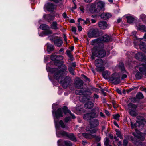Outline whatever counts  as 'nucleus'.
Segmentation results:
<instances>
[{
  "mask_svg": "<svg viewBox=\"0 0 146 146\" xmlns=\"http://www.w3.org/2000/svg\"><path fill=\"white\" fill-rule=\"evenodd\" d=\"M56 62L54 63L58 68H50L49 70L53 73L54 78L58 80V81L62 84L63 87L66 88L71 82V79L69 77L65 78L63 77V72L67 70V68L66 66L61 62L60 60L63 59V57L61 56H56Z\"/></svg>",
  "mask_w": 146,
  "mask_h": 146,
  "instance_id": "nucleus-1",
  "label": "nucleus"
},
{
  "mask_svg": "<svg viewBox=\"0 0 146 146\" xmlns=\"http://www.w3.org/2000/svg\"><path fill=\"white\" fill-rule=\"evenodd\" d=\"M105 3L100 0H96L92 4L90 9V11L92 13H96L101 11H104Z\"/></svg>",
  "mask_w": 146,
  "mask_h": 146,
  "instance_id": "nucleus-2",
  "label": "nucleus"
},
{
  "mask_svg": "<svg viewBox=\"0 0 146 146\" xmlns=\"http://www.w3.org/2000/svg\"><path fill=\"white\" fill-rule=\"evenodd\" d=\"M92 55L91 58L93 60L95 57L102 58L104 57L106 54L105 50L102 48L95 47L92 50Z\"/></svg>",
  "mask_w": 146,
  "mask_h": 146,
  "instance_id": "nucleus-3",
  "label": "nucleus"
},
{
  "mask_svg": "<svg viewBox=\"0 0 146 146\" xmlns=\"http://www.w3.org/2000/svg\"><path fill=\"white\" fill-rule=\"evenodd\" d=\"M110 39L111 37L107 35H106L101 37L92 40L91 42V44L93 45H96L102 42H108L110 41Z\"/></svg>",
  "mask_w": 146,
  "mask_h": 146,
  "instance_id": "nucleus-4",
  "label": "nucleus"
},
{
  "mask_svg": "<svg viewBox=\"0 0 146 146\" xmlns=\"http://www.w3.org/2000/svg\"><path fill=\"white\" fill-rule=\"evenodd\" d=\"M139 70L140 72H137L135 77L137 79L141 78L142 75H144L146 76V65L144 64H142L139 68Z\"/></svg>",
  "mask_w": 146,
  "mask_h": 146,
  "instance_id": "nucleus-5",
  "label": "nucleus"
},
{
  "mask_svg": "<svg viewBox=\"0 0 146 146\" xmlns=\"http://www.w3.org/2000/svg\"><path fill=\"white\" fill-rule=\"evenodd\" d=\"M94 63L96 67V69L98 71H101L104 70V66L105 63L102 59L99 58L96 59Z\"/></svg>",
  "mask_w": 146,
  "mask_h": 146,
  "instance_id": "nucleus-6",
  "label": "nucleus"
},
{
  "mask_svg": "<svg viewBox=\"0 0 146 146\" xmlns=\"http://www.w3.org/2000/svg\"><path fill=\"white\" fill-rule=\"evenodd\" d=\"M76 95L86 96L90 95L92 94L90 90H88L85 88H83L80 90H78L75 91Z\"/></svg>",
  "mask_w": 146,
  "mask_h": 146,
  "instance_id": "nucleus-7",
  "label": "nucleus"
},
{
  "mask_svg": "<svg viewBox=\"0 0 146 146\" xmlns=\"http://www.w3.org/2000/svg\"><path fill=\"white\" fill-rule=\"evenodd\" d=\"M110 80L112 82L115 84H117L120 82L119 76L117 74H114L110 78Z\"/></svg>",
  "mask_w": 146,
  "mask_h": 146,
  "instance_id": "nucleus-8",
  "label": "nucleus"
},
{
  "mask_svg": "<svg viewBox=\"0 0 146 146\" xmlns=\"http://www.w3.org/2000/svg\"><path fill=\"white\" fill-rule=\"evenodd\" d=\"M40 28L44 30L43 31L44 34H50L52 33V31L50 30V28L46 24H44L41 25L40 26Z\"/></svg>",
  "mask_w": 146,
  "mask_h": 146,
  "instance_id": "nucleus-9",
  "label": "nucleus"
},
{
  "mask_svg": "<svg viewBox=\"0 0 146 146\" xmlns=\"http://www.w3.org/2000/svg\"><path fill=\"white\" fill-rule=\"evenodd\" d=\"M135 132L133 133V135L138 139L142 141H144L145 139L144 137V135L143 133H141L136 129H135Z\"/></svg>",
  "mask_w": 146,
  "mask_h": 146,
  "instance_id": "nucleus-10",
  "label": "nucleus"
},
{
  "mask_svg": "<svg viewBox=\"0 0 146 146\" xmlns=\"http://www.w3.org/2000/svg\"><path fill=\"white\" fill-rule=\"evenodd\" d=\"M60 134L63 136L68 137L70 140L73 141H76V138L72 133H69L65 131H61L60 132Z\"/></svg>",
  "mask_w": 146,
  "mask_h": 146,
  "instance_id": "nucleus-11",
  "label": "nucleus"
},
{
  "mask_svg": "<svg viewBox=\"0 0 146 146\" xmlns=\"http://www.w3.org/2000/svg\"><path fill=\"white\" fill-rule=\"evenodd\" d=\"M97 116L96 113H91L86 114L83 116V118L85 120H90L92 118H95Z\"/></svg>",
  "mask_w": 146,
  "mask_h": 146,
  "instance_id": "nucleus-12",
  "label": "nucleus"
},
{
  "mask_svg": "<svg viewBox=\"0 0 146 146\" xmlns=\"http://www.w3.org/2000/svg\"><path fill=\"white\" fill-rule=\"evenodd\" d=\"M89 37H95L99 36V32L97 29H94L90 31L88 34Z\"/></svg>",
  "mask_w": 146,
  "mask_h": 146,
  "instance_id": "nucleus-13",
  "label": "nucleus"
},
{
  "mask_svg": "<svg viewBox=\"0 0 146 146\" xmlns=\"http://www.w3.org/2000/svg\"><path fill=\"white\" fill-rule=\"evenodd\" d=\"M140 118V120H137L136 122L134 124L132 122H131V125L132 128H136L137 127H139L143 123V118L141 117Z\"/></svg>",
  "mask_w": 146,
  "mask_h": 146,
  "instance_id": "nucleus-14",
  "label": "nucleus"
},
{
  "mask_svg": "<svg viewBox=\"0 0 146 146\" xmlns=\"http://www.w3.org/2000/svg\"><path fill=\"white\" fill-rule=\"evenodd\" d=\"M139 46L141 50L146 52V40L143 39H141Z\"/></svg>",
  "mask_w": 146,
  "mask_h": 146,
  "instance_id": "nucleus-15",
  "label": "nucleus"
},
{
  "mask_svg": "<svg viewBox=\"0 0 146 146\" xmlns=\"http://www.w3.org/2000/svg\"><path fill=\"white\" fill-rule=\"evenodd\" d=\"M44 8L46 9L48 11L52 12L54 9V5L52 3H48L45 5Z\"/></svg>",
  "mask_w": 146,
  "mask_h": 146,
  "instance_id": "nucleus-16",
  "label": "nucleus"
},
{
  "mask_svg": "<svg viewBox=\"0 0 146 146\" xmlns=\"http://www.w3.org/2000/svg\"><path fill=\"white\" fill-rule=\"evenodd\" d=\"M135 57L136 59L139 61H143L145 60V57L141 52H138L136 54Z\"/></svg>",
  "mask_w": 146,
  "mask_h": 146,
  "instance_id": "nucleus-17",
  "label": "nucleus"
},
{
  "mask_svg": "<svg viewBox=\"0 0 146 146\" xmlns=\"http://www.w3.org/2000/svg\"><path fill=\"white\" fill-rule=\"evenodd\" d=\"M62 114L61 108H59L55 112V117L56 119H58L60 117H63Z\"/></svg>",
  "mask_w": 146,
  "mask_h": 146,
  "instance_id": "nucleus-18",
  "label": "nucleus"
},
{
  "mask_svg": "<svg viewBox=\"0 0 146 146\" xmlns=\"http://www.w3.org/2000/svg\"><path fill=\"white\" fill-rule=\"evenodd\" d=\"M137 107V106L134 104L132 103H129L126 107V110H129V111L131 110H136Z\"/></svg>",
  "mask_w": 146,
  "mask_h": 146,
  "instance_id": "nucleus-19",
  "label": "nucleus"
},
{
  "mask_svg": "<svg viewBox=\"0 0 146 146\" xmlns=\"http://www.w3.org/2000/svg\"><path fill=\"white\" fill-rule=\"evenodd\" d=\"M75 84L76 87L78 88H79L83 86V82L81 79H78L76 80Z\"/></svg>",
  "mask_w": 146,
  "mask_h": 146,
  "instance_id": "nucleus-20",
  "label": "nucleus"
},
{
  "mask_svg": "<svg viewBox=\"0 0 146 146\" xmlns=\"http://www.w3.org/2000/svg\"><path fill=\"white\" fill-rule=\"evenodd\" d=\"M99 27L102 29H106L107 26V23L104 21H101L98 23Z\"/></svg>",
  "mask_w": 146,
  "mask_h": 146,
  "instance_id": "nucleus-21",
  "label": "nucleus"
},
{
  "mask_svg": "<svg viewBox=\"0 0 146 146\" xmlns=\"http://www.w3.org/2000/svg\"><path fill=\"white\" fill-rule=\"evenodd\" d=\"M54 44L58 47L61 46L63 43V41L60 38L55 40L54 41Z\"/></svg>",
  "mask_w": 146,
  "mask_h": 146,
  "instance_id": "nucleus-22",
  "label": "nucleus"
},
{
  "mask_svg": "<svg viewBox=\"0 0 146 146\" xmlns=\"http://www.w3.org/2000/svg\"><path fill=\"white\" fill-rule=\"evenodd\" d=\"M100 16L102 19L106 20L110 17H111V15L109 13H104L101 14Z\"/></svg>",
  "mask_w": 146,
  "mask_h": 146,
  "instance_id": "nucleus-23",
  "label": "nucleus"
},
{
  "mask_svg": "<svg viewBox=\"0 0 146 146\" xmlns=\"http://www.w3.org/2000/svg\"><path fill=\"white\" fill-rule=\"evenodd\" d=\"M99 124V122L98 120L94 119L92 122H90V123L89 126L90 127H94L98 126Z\"/></svg>",
  "mask_w": 146,
  "mask_h": 146,
  "instance_id": "nucleus-24",
  "label": "nucleus"
},
{
  "mask_svg": "<svg viewBox=\"0 0 146 146\" xmlns=\"http://www.w3.org/2000/svg\"><path fill=\"white\" fill-rule=\"evenodd\" d=\"M63 111L65 114H66L67 113H68L72 116L73 119L75 118L74 115L71 113V111L70 110H68L66 106H64L63 107Z\"/></svg>",
  "mask_w": 146,
  "mask_h": 146,
  "instance_id": "nucleus-25",
  "label": "nucleus"
},
{
  "mask_svg": "<svg viewBox=\"0 0 146 146\" xmlns=\"http://www.w3.org/2000/svg\"><path fill=\"white\" fill-rule=\"evenodd\" d=\"M119 64L120 65H121V68L122 71L123 72V73H125L124 74H123L121 77V79H123L127 77V75L126 74H127V73L126 72L125 70L124 66L123 63H120Z\"/></svg>",
  "mask_w": 146,
  "mask_h": 146,
  "instance_id": "nucleus-26",
  "label": "nucleus"
},
{
  "mask_svg": "<svg viewBox=\"0 0 146 146\" xmlns=\"http://www.w3.org/2000/svg\"><path fill=\"white\" fill-rule=\"evenodd\" d=\"M83 136L86 138H88L89 139H92L94 138L96 135L94 134L92 135L91 134H88L86 133H83L82 134Z\"/></svg>",
  "mask_w": 146,
  "mask_h": 146,
  "instance_id": "nucleus-27",
  "label": "nucleus"
},
{
  "mask_svg": "<svg viewBox=\"0 0 146 146\" xmlns=\"http://www.w3.org/2000/svg\"><path fill=\"white\" fill-rule=\"evenodd\" d=\"M93 106V103L91 102H88L84 105L85 108L89 109L91 108Z\"/></svg>",
  "mask_w": 146,
  "mask_h": 146,
  "instance_id": "nucleus-28",
  "label": "nucleus"
},
{
  "mask_svg": "<svg viewBox=\"0 0 146 146\" xmlns=\"http://www.w3.org/2000/svg\"><path fill=\"white\" fill-rule=\"evenodd\" d=\"M102 74L103 77L106 79L109 78L110 74L108 71H106L102 72Z\"/></svg>",
  "mask_w": 146,
  "mask_h": 146,
  "instance_id": "nucleus-29",
  "label": "nucleus"
},
{
  "mask_svg": "<svg viewBox=\"0 0 146 146\" xmlns=\"http://www.w3.org/2000/svg\"><path fill=\"white\" fill-rule=\"evenodd\" d=\"M58 25L57 24L56 21L53 22L51 25V28L53 29L56 30L58 29Z\"/></svg>",
  "mask_w": 146,
  "mask_h": 146,
  "instance_id": "nucleus-30",
  "label": "nucleus"
},
{
  "mask_svg": "<svg viewBox=\"0 0 146 146\" xmlns=\"http://www.w3.org/2000/svg\"><path fill=\"white\" fill-rule=\"evenodd\" d=\"M43 17L45 19L48 20H52L53 19V17L50 14L44 15Z\"/></svg>",
  "mask_w": 146,
  "mask_h": 146,
  "instance_id": "nucleus-31",
  "label": "nucleus"
},
{
  "mask_svg": "<svg viewBox=\"0 0 146 146\" xmlns=\"http://www.w3.org/2000/svg\"><path fill=\"white\" fill-rule=\"evenodd\" d=\"M89 126H88L86 127V130L87 131H90L91 134H94L96 133V129H92L91 127L90 128H89Z\"/></svg>",
  "mask_w": 146,
  "mask_h": 146,
  "instance_id": "nucleus-32",
  "label": "nucleus"
},
{
  "mask_svg": "<svg viewBox=\"0 0 146 146\" xmlns=\"http://www.w3.org/2000/svg\"><path fill=\"white\" fill-rule=\"evenodd\" d=\"M126 18L127 19V22L128 23H131L134 20L133 17L130 16H126Z\"/></svg>",
  "mask_w": 146,
  "mask_h": 146,
  "instance_id": "nucleus-33",
  "label": "nucleus"
},
{
  "mask_svg": "<svg viewBox=\"0 0 146 146\" xmlns=\"http://www.w3.org/2000/svg\"><path fill=\"white\" fill-rule=\"evenodd\" d=\"M46 45L47 47V50L48 52L52 51L53 50L54 48L53 45L49 43H47Z\"/></svg>",
  "mask_w": 146,
  "mask_h": 146,
  "instance_id": "nucleus-34",
  "label": "nucleus"
},
{
  "mask_svg": "<svg viewBox=\"0 0 146 146\" xmlns=\"http://www.w3.org/2000/svg\"><path fill=\"white\" fill-rule=\"evenodd\" d=\"M136 110H131L129 111L130 115L133 117L136 116L137 115V113L136 111Z\"/></svg>",
  "mask_w": 146,
  "mask_h": 146,
  "instance_id": "nucleus-35",
  "label": "nucleus"
},
{
  "mask_svg": "<svg viewBox=\"0 0 146 146\" xmlns=\"http://www.w3.org/2000/svg\"><path fill=\"white\" fill-rule=\"evenodd\" d=\"M136 98L138 99H141L143 98V96L141 92H139L137 94Z\"/></svg>",
  "mask_w": 146,
  "mask_h": 146,
  "instance_id": "nucleus-36",
  "label": "nucleus"
},
{
  "mask_svg": "<svg viewBox=\"0 0 146 146\" xmlns=\"http://www.w3.org/2000/svg\"><path fill=\"white\" fill-rule=\"evenodd\" d=\"M64 143L66 146H72V144L69 141H64L62 143Z\"/></svg>",
  "mask_w": 146,
  "mask_h": 146,
  "instance_id": "nucleus-37",
  "label": "nucleus"
},
{
  "mask_svg": "<svg viewBox=\"0 0 146 146\" xmlns=\"http://www.w3.org/2000/svg\"><path fill=\"white\" fill-rule=\"evenodd\" d=\"M78 22H82L83 21V23L84 24H87L88 23V22H89L88 19H86V21H85V20H84L83 19L80 18H79L78 19Z\"/></svg>",
  "mask_w": 146,
  "mask_h": 146,
  "instance_id": "nucleus-38",
  "label": "nucleus"
},
{
  "mask_svg": "<svg viewBox=\"0 0 146 146\" xmlns=\"http://www.w3.org/2000/svg\"><path fill=\"white\" fill-rule=\"evenodd\" d=\"M110 140L109 138H106L104 139V144L105 145L108 146L109 144Z\"/></svg>",
  "mask_w": 146,
  "mask_h": 146,
  "instance_id": "nucleus-39",
  "label": "nucleus"
},
{
  "mask_svg": "<svg viewBox=\"0 0 146 146\" xmlns=\"http://www.w3.org/2000/svg\"><path fill=\"white\" fill-rule=\"evenodd\" d=\"M138 29L139 30H142L144 31H146V27L144 25H140Z\"/></svg>",
  "mask_w": 146,
  "mask_h": 146,
  "instance_id": "nucleus-40",
  "label": "nucleus"
},
{
  "mask_svg": "<svg viewBox=\"0 0 146 146\" xmlns=\"http://www.w3.org/2000/svg\"><path fill=\"white\" fill-rule=\"evenodd\" d=\"M56 55H54V54H52L51 56V60L55 62H56Z\"/></svg>",
  "mask_w": 146,
  "mask_h": 146,
  "instance_id": "nucleus-41",
  "label": "nucleus"
},
{
  "mask_svg": "<svg viewBox=\"0 0 146 146\" xmlns=\"http://www.w3.org/2000/svg\"><path fill=\"white\" fill-rule=\"evenodd\" d=\"M120 115L119 114H114L113 115V118L116 120H117L119 118V117Z\"/></svg>",
  "mask_w": 146,
  "mask_h": 146,
  "instance_id": "nucleus-42",
  "label": "nucleus"
},
{
  "mask_svg": "<svg viewBox=\"0 0 146 146\" xmlns=\"http://www.w3.org/2000/svg\"><path fill=\"white\" fill-rule=\"evenodd\" d=\"M59 124L62 128H64L65 127V125L62 120L60 121Z\"/></svg>",
  "mask_w": 146,
  "mask_h": 146,
  "instance_id": "nucleus-43",
  "label": "nucleus"
},
{
  "mask_svg": "<svg viewBox=\"0 0 146 146\" xmlns=\"http://www.w3.org/2000/svg\"><path fill=\"white\" fill-rule=\"evenodd\" d=\"M116 132V135L117 136L119 137L120 139H122L123 137L121 135L120 132L119 131H117Z\"/></svg>",
  "mask_w": 146,
  "mask_h": 146,
  "instance_id": "nucleus-44",
  "label": "nucleus"
},
{
  "mask_svg": "<svg viewBox=\"0 0 146 146\" xmlns=\"http://www.w3.org/2000/svg\"><path fill=\"white\" fill-rule=\"evenodd\" d=\"M68 70L69 72L72 74L74 75V69L72 67H70L68 68Z\"/></svg>",
  "mask_w": 146,
  "mask_h": 146,
  "instance_id": "nucleus-45",
  "label": "nucleus"
},
{
  "mask_svg": "<svg viewBox=\"0 0 146 146\" xmlns=\"http://www.w3.org/2000/svg\"><path fill=\"white\" fill-rule=\"evenodd\" d=\"M123 145L124 146H127L128 143V141L126 139H124L123 141Z\"/></svg>",
  "mask_w": 146,
  "mask_h": 146,
  "instance_id": "nucleus-46",
  "label": "nucleus"
},
{
  "mask_svg": "<svg viewBox=\"0 0 146 146\" xmlns=\"http://www.w3.org/2000/svg\"><path fill=\"white\" fill-rule=\"evenodd\" d=\"M75 0H73V3H74V6L72 7V9H71V10L72 11H73V10L72 9H76V8H77L76 5L75 4V3L74 2V1H75Z\"/></svg>",
  "mask_w": 146,
  "mask_h": 146,
  "instance_id": "nucleus-47",
  "label": "nucleus"
},
{
  "mask_svg": "<svg viewBox=\"0 0 146 146\" xmlns=\"http://www.w3.org/2000/svg\"><path fill=\"white\" fill-rule=\"evenodd\" d=\"M78 31H81L82 30V28L81 27V26H80V23H78Z\"/></svg>",
  "mask_w": 146,
  "mask_h": 146,
  "instance_id": "nucleus-48",
  "label": "nucleus"
},
{
  "mask_svg": "<svg viewBox=\"0 0 146 146\" xmlns=\"http://www.w3.org/2000/svg\"><path fill=\"white\" fill-rule=\"evenodd\" d=\"M66 53L70 57L71 56V53L70 50H68L66 51Z\"/></svg>",
  "mask_w": 146,
  "mask_h": 146,
  "instance_id": "nucleus-49",
  "label": "nucleus"
},
{
  "mask_svg": "<svg viewBox=\"0 0 146 146\" xmlns=\"http://www.w3.org/2000/svg\"><path fill=\"white\" fill-rule=\"evenodd\" d=\"M70 118L69 117H66L65 119V121L66 122H68L69 121H70Z\"/></svg>",
  "mask_w": 146,
  "mask_h": 146,
  "instance_id": "nucleus-50",
  "label": "nucleus"
},
{
  "mask_svg": "<svg viewBox=\"0 0 146 146\" xmlns=\"http://www.w3.org/2000/svg\"><path fill=\"white\" fill-rule=\"evenodd\" d=\"M62 16L64 18H68V17L67 16L66 12H64L62 14Z\"/></svg>",
  "mask_w": 146,
  "mask_h": 146,
  "instance_id": "nucleus-51",
  "label": "nucleus"
},
{
  "mask_svg": "<svg viewBox=\"0 0 146 146\" xmlns=\"http://www.w3.org/2000/svg\"><path fill=\"white\" fill-rule=\"evenodd\" d=\"M94 138H96V141L97 142H98L100 139V137H96V136Z\"/></svg>",
  "mask_w": 146,
  "mask_h": 146,
  "instance_id": "nucleus-52",
  "label": "nucleus"
},
{
  "mask_svg": "<svg viewBox=\"0 0 146 146\" xmlns=\"http://www.w3.org/2000/svg\"><path fill=\"white\" fill-rule=\"evenodd\" d=\"M140 17L142 19H143L144 18L146 17V16L144 14H141L140 15Z\"/></svg>",
  "mask_w": 146,
  "mask_h": 146,
  "instance_id": "nucleus-53",
  "label": "nucleus"
},
{
  "mask_svg": "<svg viewBox=\"0 0 146 146\" xmlns=\"http://www.w3.org/2000/svg\"><path fill=\"white\" fill-rule=\"evenodd\" d=\"M72 31L74 32L76 31V28L75 27H72Z\"/></svg>",
  "mask_w": 146,
  "mask_h": 146,
  "instance_id": "nucleus-54",
  "label": "nucleus"
},
{
  "mask_svg": "<svg viewBox=\"0 0 146 146\" xmlns=\"http://www.w3.org/2000/svg\"><path fill=\"white\" fill-rule=\"evenodd\" d=\"M102 93L104 96H105L106 95V94L105 92L104 91V90L103 89H102L101 90Z\"/></svg>",
  "mask_w": 146,
  "mask_h": 146,
  "instance_id": "nucleus-55",
  "label": "nucleus"
},
{
  "mask_svg": "<svg viewBox=\"0 0 146 146\" xmlns=\"http://www.w3.org/2000/svg\"><path fill=\"white\" fill-rule=\"evenodd\" d=\"M131 101L132 102H136V101H137V100L135 98H132L131 99Z\"/></svg>",
  "mask_w": 146,
  "mask_h": 146,
  "instance_id": "nucleus-56",
  "label": "nucleus"
},
{
  "mask_svg": "<svg viewBox=\"0 0 146 146\" xmlns=\"http://www.w3.org/2000/svg\"><path fill=\"white\" fill-rule=\"evenodd\" d=\"M134 89V88H131L129 89L128 90H127V93H129L130 92L133 90Z\"/></svg>",
  "mask_w": 146,
  "mask_h": 146,
  "instance_id": "nucleus-57",
  "label": "nucleus"
},
{
  "mask_svg": "<svg viewBox=\"0 0 146 146\" xmlns=\"http://www.w3.org/2000/svg\"><path fill=\"white\" fill-rule=\"evenodd\" d=\"M105 113H106V114L108 116V115H110V113L108 111H107V110H105Z\"/></svg>",
  "mask_w": 146,
  "mask_h": 146,
  "instance_id": "nucleus-58",
  "label": "nucleus"
},
{
  "mask_svg": "<svg viewBox=\"0 0 146 146\" xmlns=\"http://www.w3.org/2000/svg\"><path fill=\"white\" fill-rule=\"evenodd\" d=\"M116 91L119 94H121V91L119 89H116Z\"/></svg>",
  "mask_w": 146,
  "mask_h": 146,
  "instance_id": "nucleus-59",
  "label": "nucleus"
},
{
  "mask_svg": "<svg viewBox=\"0 0 146 146\" xmlns=\"http://www.w3.org/2000/svg\"><path fill=\"white\" fill-rule=\"evenodd\" d=\"M100 115L103 118H104L105 117V115L102 112H100Z\"/></svg>",
  "mask_w": 146,
  "mask_h": 146,
  "instance_id": "nucleus-60",
  "label": "nucleus"
},
{
  "mask_svg": "<svg viewBox=\"0 0 146 146\" xmlns=\"http://www.w3.org/2000/svg\"><path fill=\"white\" fill-rule=\"evenodd\" d=\"M94 98H98L99 96L98 95L94 94Z\"/></svg>",
  "mask_w": 146,
  "mask_h": 146,
  "instance_id": "nucleus-61",
  "label": "nucleus"
},
{
  "mask_svg": "<svg viewBox=\"0 0 146 146\" xmlns=\"http://www.w3.org/2000/svg\"><path fill=\"white\" fill-rule=\"evenodd\" d=\"M84 1L86 3H90L93 0H84Z\"/></svg>",
  "mask_w": 146,
  "mask_h": 146,
  "instance_id": "nucleus-62",
  "label": "nucleus"
},
{
  "mask_svg": "<svg viewBox=\"0 0 146 146\" xmlns=\"http://www.w3.org/2000/svg\"><path fill=\"white\" fill-rule=\"evenodd\" d=\"M144 38H141V39H140V40L142 39H144V40H146V33L144 35Z\"/></svg>",
  "mask_w": 146,
  "mask_h": 146,
  "instance_id": "nucleus-63",
  "label": "nucleus"
},
{
  "mask_svg": "<svg viewBox=\"0 0 146 146\" xmlns=\"http://www.w3.org/2000/svg\"><path fill=\"white\" fill-rule=\"evenodd\" d=\"M91 20L92 23H94L96 22V21L94 19H92Z\"/></svg>",
  "mask_w": 146,
  "mask_h": 146,
  "instance_id": "nucleus-64",
  "label": "nucleus"
}]
</instances>
